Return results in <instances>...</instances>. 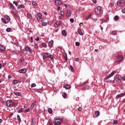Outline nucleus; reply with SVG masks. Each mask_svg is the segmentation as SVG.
I'll list each match as a JSON object with an SVG mask.
<instances>
[{"mask_svg":"<svg viewBox=\"0 0 125 125\" xmlns=\"http://www.w3.org/2000/svg\"><path fill=\"white\" fill-rule=\"evenodd\" d=\"M70 21L71 22V23H74V19L73 18H71L70 19Z\"/></svg>","mask_w":125,"mask_h":125,"instance_id":"nucleus-51","label":"nucleus"},{"mask_svg":"<svg viewBox=\"0 0 125 125\" xmlns=\"http://www.w3.org/2000/svg\"><path fill=\"white\" fill-rule=\"evenodd\" d=\"M63 57L65 59V61H66V62L68 61V57H67V55L66 54H65L63 55Z\"/></svg>","mask_w":125,"mask_h":125,"instance_id":"nucleus-35","label":"nucleus"},{"mask_svg":"<svg viewBox=\"0 0 125 125\" xmlns=\"http://www.w3.org/2000/svg\"><path fill=\"white\" fill-rule=\"evenodd\" d=\"M48 45L49 46H52V45H53V40H51V41H50L49 42Z\"/></svg>","mask_w":125,"mask_h":125,"instance_id":"nucleus-24","label":"nucleus"},{"mask_svg":"<svg viewBox=\"0 0 125 125\" xmlns=\"http://www.w3.org/2000/svg\"><path fill=\"white\" fill-rule=\"evenodd\" d=\"M48 123L49 124V125H53V122H52V120L51 119H49Z\"/></svg>","mask_w":125,"mask_h":125,"instance_id":"nucleus-30","label":"nucleus"},{"mask_svg":"<svg viewBox=\"0 0 125 125\" xmlns=\"http://www.w3.org/2000/svg\"><path fill=\"white\" fill-rule=\"evenodd\" d=\"M1 20L2 22V23H3L4 24H7V22H6V21L3 18H2L1 19Z\"/></svg>","mask_w":125,"mask_h":125,"instance_id":"nucleus-26","label":"nucleus"},{"mask_svg":"<svg viewBox=\"0 0 125 125\" xmlns=\"http://www.w3.org/2000/svg\"><path fill=\"white\" fill-rule=\"evenodd\" d=\"M38 17H42V15L41 13H39L37 14Z\"/></svg>","mask_w":125,"mask_h":125,"instance_id":"nucleus-44","label":"nucleus"},{"mask_svg":"<svg viewBox=\"0 0 125 125\" xmlns=\"http://www.w3.org/2000/svg\"><path fill=\"white\" fill-rule=\"evenodd\" d=\"M14 94H15V95H16L17 96H21V93L19 92L15 91L14 92Z\"/></svg>","mask_w":125,"mask_h":125,"instance_id":"nucleus-17","label":"nucleus"},{"mask_svg":"<svg viewBox=\"0 0 125 125\" xmlns=\"http://www.w3.org/2000/svg\"><path fill=\"white\" fill-rule=\"evenodd\" d=\"M92 1L93 3H96V2H97V0H93Z\"/></svg>","mask_w":125,"mask_h":125,"instance_id":"nucleus-63","label":"nucleus"},{"mask_svg":"<svg viewBox=\"0 0 125 125\" xmlns=\"http://www.w3.org/2000/svg\"><path fill=\"white\" fill-rule=\"evenodd\" d=\"M63 87L64 88H65V89H70V88H71V85H69V84H66L64 85Z\"/></svg>","mask_w":125,"mask_h":125,"instance_id":"nucleus-14","label":"nucleus"},{"mask_svg":"<svg viewBox=\"0 0 125 125\" xmlns=\"http://www.w3.org/2000/svg\"><path fill=\"white\" fill-rule=\"evenodd\" d=\"M35 105H36V102L33 103L31 105V109H34V107H35Z\"/></svg>","mask_w":125,"mask_h":125,"instance_id":"nucleus-34","label":"nucleus"},{"mask_svg":"<svg viewBox=\"0 0 125 125\" xmlns=\"http://www.w3.org/2000/svg\"><path fill=\"white\" fill-rule=\"evenodd\" d=\"M13 14L15 17H18V16L17 15V14H16L15 12H13Z\"/></svg>","mask_w":125,"mask_h":125,"instance_id":"nucleus-54","label":"nucleus"},{"mask_svg":"<svg viewBox=\"0 0 125 125\" xmlns=\"http://www.w3.org/2000/svg\"><path fill=\"white\" fill-rule=\"evenodd\" d=\"M119 19H120V18L118 16H115L114 17V20H115V21H118V20H119Z\"/></svg>","mask_w":125,"mask_h":125,"instance_id":"nucleus-32","label":"nucleus"},{"mask_svg":"<svg viewBox=\"0 0 125 125\" xmlns=\"http://www.w3.org/2000/svg\"><path fill=\"white\" fill-rule=\"evenodd\" d=\"M56 5L59 6V5H61L62 4V1L60 0H56L55 2Z\"/></svg>","mask_w":125,"mask_h":125,"instance_id":"nucleus-13","label":"nucleus"},{"mask_svg":"<svg viewBox=\"0 0 125 125\" xmlns=\"http://www.w3.org/2000/svg\"><path fill=\"white\" fill-rule=\"evenodd\" d=\"M88 83L87 81L83 82V83H81V85L83 86V85H85V84H86V83Z\"/></svg>","mask_w":125,"mask_h":125,"instance_id":"nucleus-39","label":"nucleus"},{"mask_svg":"<svg viewBox=\"0 0 125 125\" xmlns=\"http://www.w3.org/2000/svg\"><path fill=\"white\" fill-rule=\"evenodd\" d=\"M78 34L80 35L81 36H83V31L81 29H78Z\"/></svg>","mask_w":125,"mask_h":125,"instance_id":"nucleus-21","label":"nucleus"},{"mask_svg":"<svg viewBox=\"0 0 125 125\" xmlns=\"http://www.w3.org/2000/svg\"><path fill=\"white\" fill-rule=\"evenodd\" d=\"M113 124H114V125H117L118 124V121L117 120H114Z\"/></svg>","mask_w":125,"mask_h":125,"instance_id":"nucleus-56","label":"nucleus"},{"mask_svg":"<svg viewBox=\"0 0 125 125\" xmlns=\"http://www.w3.org/2000/svg\"><path fill=\"white\" fill-rule=\"evenodd\" d=\"M6 50V48L3 45H0V51H2V52H4Z\"/></svg>","mask_w":125,"mask_h":125,"instance_id":"nucleus-12","label":"nucleus"},{"mask_svg":"<svg viewBox=\"0 0 125 125\" xmlns=\"http://www.w3.org/2000/svg\"><path fill=\"white\" fill-rule=\"evenodd\" d=\"M48 53H45L44 55L42 56L43 59H45V58H47L48 57Z\"/></svg>","mask_w":125,"mask_h":125,"instance_id":"nucleus-16","label":"nucleus"},{"mask_svg":"<svg viewBox=\"0 0 125 125\" xmlns=\"http://www.w3.org/2000/svg\"><path fill=\"white\" fill-rule=\"evenodd\" d=\"M13 115H14L13 113H12L10 114H9V118H11V117H12L13 116Z\"/></svg>","mask_w":125,"mask_h":125,"instance_id":"nucleus-59","label":"nucleus"},{"mask_svg":"<svg viewBox=\"0 0 125 125\" xmlns=\"http://www.w3.org/2000/svg\"><path fill=\"white\" fill-rule=\"evenodd\" d=\"M10 6L13 10H15L16 9L14 5H13V4L12 3H10Z\"/></svg>","mask_w":125,"mask_h":125,"instance_id":"nucleus-20","label":"nucleus"},{"mask_svg":"<svg viewBox=\"0 0 125 125\" xmlns=\"http://www.w3.org/2000/svg\"><path fill=\"white\" fill-rule=\"evenodd\" d=\"M69 67L71 69V72H74V71H75V70L74 69V67H73V66L70 65Z\"/></svg>","mask_w":125,"mask_h":125,"instance_id":"nucleus-38","label":"nucleus"},{"mask_svg":"<svg viewBox=\"0 0 125 125\" xmlns=\"http://www.w3.org/2000/svg\"><path fill=\"white\" fill-rule=\"evenodd\" d=\"M27 16L30 20H32V19H33V16H32V14H31L30 13H28Z\"/></svg>","mask_w":125,"mask_h":125,"instance_id":"nucleus-19","label":"nucleus"},{"mask_svg":"<svg viewBox=\"0 0 125 125\" xmlns=\"http://www.w3.org/2000/svg\"><path fill=\"white\" fill-rule=\"evenodd\" d=\"M17 119L18 122L21 123V118H20V115H17Z\"/></svg>","mask_w":125,"mask_h":125,"instance_id":"nucleus-28","label":"nucleus"},{"mask_svg":"<svg viewBox=\"0 0 125 125\" xmlns=\"http://www.w3.org/2000/svg\"><path fill=\"white\" fill-rule=\"evenodd\" d=\"M108 21H109V18H107L105 20V23H107V22H108Z\"/></svg>","mask_w":125,"mask_h":125,"instance_id":"nucleus-60","label":"nucleus"},{"mask_svg":"<svg viewBox=\"0 0 125 125\" xmlns=\"http://www.w3.org/2000/svg\"><path fill=\"white\" fill-rule=\"evenodd\" d=\"M35 41H36V42H39V41H40V38H39L38 37H36V39H35Z\"/></svg>","mask_w":125,"mask_h":125,"instance_id":"nucleus-53","label":"nucleus"},{"mask_svg":"<svg viewBox=\"0 0 125 125\" xmlns=\"http://www.w3.org/2000/svg\"><path fill=\"white\" fill-rule=\"evenodd\" d=\"M4 18L8 22H10V17L9 16H5Z\"/></svg>","mask_w":125,"mask_h":125,"instance_id":"nucleus-18","label":"nucleus"},{"mask_svg":"<svg viewBox=\"0 0 125 125\" xmlns=\"http://www.w3.org/2000/svg\"><path fill=\"white\" fill-rule=\"evenodd\" d=\"M42 46L44 47L45 48H46L47 45H46V44H45V43H42Z\"/></svg>","mask_w":125,"mask_h":125,"instance_id":"nucleus-46","label":"nucleus"},{"mask_svg":"<svg viewBox=\"0 0 125 125\" xmlns=\"http://www.w3.org/2000/svg\"><path fill=\"white\" fill-rule=\"evenodd\" d=\"M92 15V13L90 14V15L88 17H86L85 18L86 20H89L90 17H91Z\"/></svg>","mask_w":125,"mask_h":125,"instance_id":"nucleus-31","label":"nucleus"},{"mask_svg":"<svg viewBox=\"0 0 125 125\" xmlns=\"http://www.w3.org/2000/svg\"><path fill=\"white\" fill-rule=\"evenodd\" d=\"M117 5L118 6H124L125 5V0H119L117 1Z\"/></svg>","mask_w":125,"mask_h":125,"instance_id":"nucleus-5","label":"nucleus"},{"mask_svg":"<svg viewBox=\"0 0 125 125\" xmlns=\"http://www.w3.org/2000/svg\"><path fill=\"white\" fill-rule=\"evenodd\" d=\"M27 72V69L26 68H22L19 71V73L20 74H25Z\"/></svg>","mask_w":125,"mask_h":125,"instance_id":"nucleus-11","label":"nucleus"},{"mask_svg":"<svg viewBox=\"0 0 125 125\" xmlns=\"http://www.w3.org/2000/svg\"><path fill=\"white\" fill-rule=\"evenodd\" d=\"M24 50L25 51H26V52H28V51H29V52L30 53V54H32V53H33V50H32V48H30L29 46H26L24 48Z\"/></svg>","mask_w":125,"mask_h":125,"instance_id":"nucleus-6","label":"nucleus"},{"mask_svg":"<svg viewBox=\"0 0 125 125\" xmlns=\"http://www.w3.org/2000/svg\"><path fill=\"white\" fill-rule=\"evenodd\" d=\"M124 96H125V92L117 95L116 96V99H119V98H121V97H124Z\"/></svg>","mask_w":125,"mask_h":125,"instance_id":"nucleus-8","label":"nucleus"},{"mask_svg":"<svg viewBox=\"0 0 125 125\" xmlns=\"http://www.w3.org/2000/svg\"><path fill=\"white\" fill-rule=\"evenodd\" d=\"M48 112L49 114H52V109L51 108H49L48 109Z\"/></svg>","mask_w":125,"mask_h":125,"instance_id":"nucleus-29","label":"nucleus"},{"mask_svg":"<svg viewBox=\"0 0 125 125\" xmlns=\"http://www.w3.org/2000/svg\"><path fill=\"white\" fill-rule=\"evenodd\" d=\"M95 114L96 116H97V117H99V116H100V111H95Z\"/></svg>","mask_w":125,"mask_h":125,"instance_id":"nucleus-23","label":"nucleus"},{"mask_svg":"<svg viewBox=\"0 0 125 125\" xmlns=\"http://www.w3.org/2000/svg\"><path fill=\"white\" fill-rule=\"evenodd\" d=\"M109 83H114V81L112 80H110L108 81Z\"/></svg>","mask_w":125,"mask_h":125,"instance_id":"nucleus-61","label":"nucleus"},{"mask_svg":"<svg viewBox=\"0 0 125 125\" xmlns=\"http://www.w3.org/2000/svg\"><path fill=\"white\" fill-rule=\"evenodd\" d=\"M38 92H42L43 91H42V89H38Z\"/></svg>","mask_w":125,"mask_h":125,"instance_id":"nucleus-57","label":"nucleus"},{"mask_svg":"<svg viewBox=\"0 0 125 125\" xmlns=\"http://www.w3.org/2000/svg\"><path fill=\"white\" fill-rule=\"evenodd\" d=\"M123 81H125V76L122 77Z\"/></svg>","mask_w":125,"mask_h":125,"instance_id":"nucleus-64","label":"nucleus"},{"mask_svg":"<svg viewBox=\"0 0 125 125\" xmlns=\"http://www.w3.org/2000/svg\"><path fill=\"white\" fill-rule=\"evenodd\" d=\"M122 12L123 13H125V8H124V9L122 10Z\"/></svg>","mask_w":125,"mask_h":125,"instance_id":"nucleus-62","label":"nucleus"},{"mask_svg":"<svg viewBox=\"0 0 125 125\" xmlns=\"http://www.w3.org/2000/svg\"><path fill=\"white\" fill-rule=\"evenodd\" d=\"M23 61H24V58H23V57H21V58L20 59V62H23Z\"/></svg>","mask_w":125,"mask_h":125,"instance_id":"nucleus-50","label":"nucleus"},{"mask_svg":"<svg viewBox=\"0 0 125 125\" xmlns=\"http://www.w3.org/2000/svg\"><path fill=\"white\" fill-rule=\"evenodd\" d=\"M37 4H38V3L37 2H36V1H32V5H37Z\"/></svg>","mask_w":125,"mask_h":125,"instance_id":"nucleus-45","label":"nucleus"},{"mask_svg":"<svg viewBox=\"0 0 125 125\" xmlns=\"http://www.w3.org/2000/svg\"><path fill=\"white\" fill-rule=\"evenodd\" d=\"M20 8H25V6L23 4L20 5V6L18 7V9H20Z\"/></svg>","mask_w":125,"mask_h":125,"instance_id":"nucleus-25","label":"nucleus"},{"mask_svg":"<svg viewBox=\"0 0 125 125\" xmlns=\"http://www.w3.org/2000/svg\"><path fill=\"white\" fill-rule=\"evenodd\" d=\"M6 106L9 108L13 107V102L11 100H9L6 101Z\"/></svg>","mask_w":125,"mask_h":125,"instance_id":"nucleus-3","label":"nucleus"},{"mask_svg":"<svg viewBox=\"0 0 125 125\" xmlns=\"http://www.w3.org/2000/svg\"><path fill=\"white\" fill-rule=\"evenodd\" d=\"M36 83H33L31 84V87H36Z\"/></svg>","mask_w":125,"mask_h":125,"instance_id":"nucleus-47","label":"nucleus"},{"mask_svg":"<svg viewBox=\"0 0 125 125\" xmlns=\"http://www.w3.org/2000/svg\"><path fill=\"white\" fill-rule=\"evenodd\" d=\"M84 88L85 90L89 89V85H86Z\"/></svg>","mask_w":125,"mask_h":125,"instance_id":"nucleus-42","label":"nucleus"},{"mask_svg":"<svg viewBox=\"0 0 125 125\" xmlns=\"http://www.w3.org/2000/svg\"><path fill=\"white\" fill-rule=\"evenodd\" d=\"M116 82L118 83H120L122 82V77L120 75H116Z\"/></svg>","mask_w":125,"mask_h":125,"instance_id":"nucleus-4","label":"nucleus"},{"mask_svg":"<svg viewBox=\"0 0 125 125\" xmlns=\"http://www.w3.org/2000/svg\"><path fill=\"white\" fill-rule=\"evenodd\" d=\"M60 14L61 15H62V16H63V17H64V12L61 11Z\"/></svg>","mask_w":125,"mask_h":125,"instance_id":"nucleus-52","label":"nucleus"},{"mask_svg":"<svg viewBox=\"0 0 125 125\" xmlns=\"http://www.w3.org/2000/svg\"><path fill=\"white\" fill-rule=\"evenodd\" d=\"M95 12L97 15H100L103 12V8L101 6H98L95 8Z\"/></svg>","mask_w":125,"mask_h":125,"instance_id":"nucleus-1","label":"nucleus"},{"mask_svg":"<svg viewBox=\"0 0 125 125\" xmlns=\"http://www.w3.org/2000/svg\"><path fill=\"white\" fill-rule=\"evenodd\" d=\"M13 3L16 5V6H18V2H17V1H14Z\"/></svg>","mask_w":125,"mask_h":125,"instance_id":"nucleus-40","label":"nucleus"},{"mask_svg":"<svg viewBox=\"0 0 125 125\" xmlns=\"http://www.w3.org/2000/svg\"><path fill=\"white\" fill-rule=\"evenodd\" d=\"M115 71L111 72L110 74H109L106 78L104 79L105 80H108V79H110V78H112L113 76H114L115 74Z\"/></svg>","mask_w":125,"mask_h":125,"instance_id":"nucleus-10","label":"nucleus"},{"mask_svg":"<svg viewBox=\"0 0 125 125\" xmlns=\"http://www.w3.org/2000/svg\"><path fill=\"white\" fill-rule=\"evenodd\" d=\"M37 20L40 22H42V17H38L37 18Z\"/></svg>","mask_w":125,"mask_h":125,"instance_id":"nucleus-27","label":"nucleus"},{"mask_svg":"<svg viewBox=\"0 0 125 125\" xmlns=\"http://www.w3.org/2000/svg\"><path fill=\"white\" fill-rule=\"evenodd\" d=\"M112 35H114V36H116L117 35V31L116 30H113L111 33Z\"/></svg>","mask_w":125,"mask_h":125,"instance_id":"nucleus-33","label":"nucleus"},{"mask_svg":"<svg viewBox=\"0 0 125 125\" xmlns=\"http://www.w3.org/2000/svg\"><path fill=\"white\" fill-rule=\"evenodd\" d=\"M62 95V97H63V98H66V97H67V94H66V93H65V92L63 93Z\"/></svg>","mask_w":125,"mask_h":125,"instance_id":"nucleus-36","label":"nucleus"},{"mask_svg":"<svg viewBox=\"0 0 125 125\" xmlns=\"http://www.w3.org/2000/svg\"><path fill=\"white\" fill-rule=\"evenodd\" d=\"M13 82L14 84H17V83H18V81H17V80H14Z\"/></svg>","mask_w":125,"mask_h":125,"instance_id":"nucleus-37","label":"nucleus"},{"mask_svg":"<svg viewBox=\"0 0 125 125\" xmlns=\"http://www.w3.org/2000/svg\"><path fill=\"white\" fill-rule=\"evenodd\" d=\"M62 22L61 21H57L56 23L54 24V25L55 27H59V26L62 25Z\"/></svg>","mask_w":125,"mask_h":125,"instance_id":"nucleus-9","label":"nucleus"},{"mask_svg":"<svg viewBox=\"0 0 125 125\" xmlns=\"http://www.w3.org/2000/svg\"><path fill=\"white\" fill-rule=\"evenodd\" d=\"M13 105H14V107H15L16 108V107H17V106L18 105V104L13 103Z\"/></svg>","mask_w":125,"mask_h":125,"instance_id":"nucleus-48","label":"nucleus"},{"mask_svg":"<svg viewBox=\"0 0 125 125\" xmlns=\"http://www.w3.org/2000/svg\"><path fill=\"white\" fill-rule=\"evenodd\" d=\"M75 44H76V46H79V45H80V43L79 42H76L75 43Z\"/></svg>","mask_w":125,"mask_h":125,"instance_id":"nucleus-58","label":"nucleus"},{"mask_svg":"<svg viewBox=\"0 0 125 125\" xmlns=\"http://www.w3.org/2000/svg\"><path fill=\"white\" fill-rule=\"evenodd\" d=\"M42 26H46L47 25V23L45 22H43L42 23Z\"/></svg>","mask_w":125,"mask_h":125,"instance_id":"nucleus-41","label":"nucleus"},{"mask_svg":"<svg viewBox=\"0 0 125 125\" xmlns=\"http://www.w3.org/2000/svg\"><path fill=\"white\" fill-rule=\"evenodd\" d=\"M17 112L18 113H22V108L19 109Z\"/></svg>","mask_w":125,"mask_h":125,"instance_id":"nucleus-55","label":"nucleus"},{"mask_svg":"<svg viewBox=\"0 0 125 125\" xmlns=\"http://www.w3.org/2000/svg\"><path fill=\"white\" fill-rule=\"evenodd\" d=\"M6 32H9L10 31H11V28L10 27H8L6 30Z\"/></svg>","mask_w":125,"mask_h":125,"instance_id":"nucleus-43","label":"nucleus"},{"mask_svg":"<svg viewBox=\"0 0 125 125\" xmlns=\"http://www.w3.org/2000/svg\"><path fill=\"white\" fill-rule=\"evenodd\" d=\"M30 108H28V109H25V110H24V112H30Z\"/></svg>","mask_w":125,"mask_h":125,"instance_id":"nucleus-49","label":"nucleus"},{"mask_svg":"<svg viewBox=\"0 0 125 125\" xmlns=\"http://www.w3.org/2000/svg\"><path fill=\"white\" fill-rule=\"evenodd\" d=\"M62 35H63V36H64V37H66V36H67V33H66V31L65 30H62Z\"/></svg>","mask_w":125,"mask_h":125,"instance_id":"nucleus-22","label":"nucleus"},{"mask_svg":"<svg viewBox=\"0 0 125 125\" xmlns=\"http://www.w3.org/2000/svg\"><path fill=\"white\" fill-rule=\"evenodd\" d=\"M54 120H55V121L54 122V125H61V123H62V119H60L59 117H56Z\"/></svg>","mask_w":125,"mask_h":125,"instance_id":"nucleus-2","label":"nucleus"},{"mask_svg":"<svg viewBox=\"0 0 125 125\" xmlns=\"http://www.w3.org/2000/svg\"><path fill=\"white\" fill-rule=\"evenodd\" d=\"M118 60L116 62L118 64H120V62H122L124 60V57L122 55H119L117 57Z\"/></svg>","mask_w":125,"mask_h":125,"instance_id":"nucleus-7","label":"nucleus"},{"mask_svg":"<svg viewBox=\"0 0 125 125\" xmlns=\"http://www.w3.org/2000/svg\"><path fill=\"white\" fill-rule=\"evenodd\" d=\"M71 15H72V13L71 12V11L70 10H68L67 11L66 14L67 17H69V16H71Z\"/></svg>","mask_w":125,"mask_h":125,"instance_id":"nucleus-15","label":"nucleus"}]
</instances>
